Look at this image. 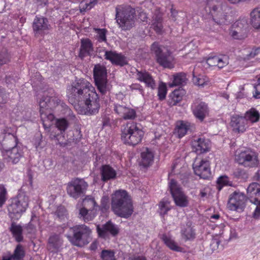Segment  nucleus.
Listing matches in <instances>:
<instances>
[{"label":"nucleus","instance_id":"1","mask_svg":"<svg viewBox=\"0 0 260 260\" xmlns=\"http://www.w3.org/2000/svg\"><path fill=\"white\" fill-rule=\"evenodd\" d=\"M69 101L81 114L94 115L98 113L99 98L91 84L84 79L74 81L67 91Z\"/></svg>","mask_w":260,"mask_h":260},{"label":"nucleus","instance_id":"2","mask_svg":"<svg viewBox=\"0 0 260 260\" xmlns=\"http://www.w3.org/2000/svg\"><path fill=\"white\" fill-rule=\"evenodd\" d=\"M39 104L41 119L43 121H51L54 119L52 111L56 109L57 111H60L62 104L65 103L60 99L58 94L50 90L43 93Z\"/></svg>","mask_w":260,"mask_h":260},{"label":"nucleus","instance_id":"3","mask_svg":"<svg viewBox=\"0 0 260 260\" xmlns=\"http://www.w3.org/2000/svg\"><path fill=\"white\" fill-rule=\"evenodd\" d=\"M111 208L117 216L128 218L133 212L131 200L124 190H116L112 194Z\"/></svg>","mask_w":260,"mask_h":260},{"label":"nucleus","instance_id":"4","mask_svg":"<svg viewBox=\"0 0 260 260\" xmlns=\"http://www.w3.org/2000/svg\"><path fill=\"white\" fill-rule=\"evenodd\" d=\"M205 3L204 10L213 21L219 25L227 22L230 8L223 0H203Z\"/></svg>","mask_w":260,"mask_h":260},{"label":"nucleus","instance_id":"5","mask_svg":"<svg viewBox=\"0 0 260 260\" xmlns=\"http://www.w3.org/2000/svg\"><path fill=\"white\" fill-rule=\"evenodd\" d=\"M135 9L129 6L117 5L115 8V20L122 30H129L135 26Z\"/></svg>","mask_w":260,"mask_h":260},{"label":"nucleus","instance_id":"6","mask_svg":"<svg viewBox=\"0 0 260 260\" xmlns=\"http://www.w3.org/2000/svg\"><path fill=\"white\" fill-rule=\"evenodd\" d=\"M121 132V138L123 143L132 146L141 142L144 134L140 124L134 122L123 124Z\"/></svg>","mask_w":260,"mask_h":260},{"label":"nucleus","instance_id":"7","mask_svg":"<svg viewBox=\"0 0 260 260\" xmlns=\"http://www.w3.org/2000/svg\"><path fill=\"white\" fill-rule=\"evenodd\" d=\"M121 132V138L123 143L132 146L141 142L144 134L140 124L134 122L123 124Z\"/></svg>","mask_w":260,"mask_h":260},{"label":"nucleus","instance_id":"8","mask_svg":"<svg viewBox=\"0 0 260 260\" xmlns=\"http://www.w3.org/2000/svg\"><path fill=\"white\" fill-rule=\"evenodd\" d=\"M91 230L85 224H79L70 228L66 237L74 245L82 247L90 242Z\"/></svg>","mask_w":260,"mask_h":260},{"label":"nucleus","instance_id":"9","mask_svg":"<svg viewBox=\"0 0 260 260\" xmlns=\"http://www.w3.org/2000/svg\"><path fill=\"white\" fill-rule=\"evenodd\" d=\"M29 198L25 192L19 191L17 195L12 198L8 207V215L11 219H18L25 212L28 206Z\"/></svg>","mask_w":260,"mask_h":260},{"label":"nucleus","instance_id":"10","mask_svg":"<svg viewBox=\"0 0 260 260\" xmlns=\"http://www.w3.org/2000/svg\"><path fill=\"white\" fill-rule=\"evenodd\" d=\"M95 83L99 91L105 94L110 90V86L107 84V73L106 67L101 64H96L93 70Z\"/></svg>","mask_w":260,"mask_h":260},{"label":"nucleus","instance_id":"11","mask_svg":"<svg viewBox=\"0 0 260 260\" xmlns=\"http://www.w3.org/2000/svg\"><path fill=\"white\" fill-rule=\"evenodd\" d=\"M237 154L236 160L245 167H255L259 164L257 153L253 150L246 148L237 152Z\"/></svg>","mask_w":260,"mask_h":260},{"label":"nucleus","instance_id":"12","mask_svg":"<svg viewBox=\"0 0 260 260\" xmlns=\"http://www.w3.org/2000/svg\"><path fill=\"white\" fill-rule=\"evenodd\" d=\"M88 186V183L83 179L76 178L68 183L67 191L71 197L77 199L84 196Z\"/></svg>","mask_w":260,"mask_h":260},{"label":"nucleus","instance_id":"13","mask_svg":"<svg viewBox=\"0 0 260 260\" xmlns=\"http://www.w3.org/2000/svg\"><path fill=\"white\" fill-rule=\"evenodd\" d=\"M169 187L176 205L180 207H187L189 204L188 197L178 182L174 179H171L169 183Z\"/></svg>","mask_w":260,"mask_h":260},{"label":"nucleus","instance_id":"14","mask_svg":"<svg viewBox=\"0 0 260 260\" xmlns=\"http://www.w3.org/2000/svg\"><path fill=\"white\" fill-rule=\"evenodd\" d=\"M151 50L155 53L157 62L160 66L170 69L173 67V57L168 49L160 48L157 43L154 42L151 46Z\"/></svg>","mask_w":260,"mask_h":260},{"label":"nucleus","instance_id":"15","mask_svg":"<svg viewBox=\"0 0 260 260\" xmlns=\"http://www.w3.org/2000/svg\"><path fill=\"white\" fill-rule=\"evenodd\" d=\"M247 197L249 201L256 207L253 213V217L258 218L260 216V184L253 182L247 188Z\"/></svg>","mask_w":260,"mask_h":260},{"label":"nucleus","instance_id":"16","mask_svg":"<svg viewBox=\"0 0 260 260\" xmlns=\"http://www.w3.org/2000/svg\"><path fill=\"white\" fill-rule=\"evenodd\" d=\"M248 28L247 19L245 18L239 19L231 26L230 35L234 39H243L246 37Z\"/></svg>","mask_w":260,"mask_h":260},{"label":"nucleus","instance_id":"17","mask_svg":"<svg viewBox=\"0 0 260 260\" xmlns=\"http://www.w3.org/2000/svg\"><path fill=\"white\" fill-rule=\"evenodd\" d=\"M1 155L4 162L13 165L17 164L23 156V149L19 145L11 149L2 150Z\"/></svg>","mask_w":260,"mask_h":260},{"label":"nucleus","instance_id":"18","mask_svg":"<svg viewBox=\"0 0 260 260\" xmlns=\"http://www.w3.org/2000/svg\"><path fill=\"white\" fill-rule=\"evenodd\" d=\"M32 27L36 37H42L48 34L51 28V25L47 18L36 16L34 19Z\"/></svg>","mask_w":260,"mask_h":260},{"label":"nucleus","instance_id":"19","mask_svg":"<svg viewBox=\"0 0 260 260\" xmlns=\"http://www.w3.org/2000/svg\"><path fill=\"white\" fill-rule=\"evenodd\" d=\"M191 109L193 115L201 121L208 116L209 109L208 104L199 99H197L193 102Z\"/></svg>","mask_w":260,"mask_h":260},{"label":"nucleus","instance_id":"20","mask_svg":"<svg viewBox=\"0 0 260 260\" xmlns=\"http://www.w3.org/2000/svg\"><path fill=\"white\" fill-rule=\"evenodd\" d=\"M196 175L203 179H207L211 175L210 162L206 159L196 158L192 165Z\"/></svg>","mask_w":260,"mask_h":260},{"label":"nucleus","instance_id":"21","mask_svg":"<svg viewBox=\"0 0 260 260\" xmlns=\"http://www.w3.org/2000/svg\"><path fill=\"white\" fill-rule=\"evenodd\" d=\"M246 198L242 193L235 192L232 194L228 203V208L232 211L241 212L245 207Z\"/></svg>","mask_w":260,"mask_h":260},{"label":"nucleus","instance_id":"22","mask_svg":"<svg viewBox=\"0 0 260 260\" xmlns=\"http://www.w3.org/2000/svg\"><path fill=\"white\" fill-rule=\"evenodd\" d=\"M0 151L11 149L15 146H19L17 137L10 133L2 134L0 135Z\"/></svg>","mask_w":260,"mask_h":260},{"label":"nucleus","instance_id":"23","mask_svg":"<svg viewBox=\"0 0 260 260\" xmlns=\"http://www.w3.org/2000/svg\"><path fill=\"white\" fill-rule=\"evenodd\" d=\"M192 147L197 154L206 153L209 151L210 141L203 138H196L192 141Z\"/></svg>","mask_w":260,"mask_h":260},{"label":"nucleus","instance_id":"24","mask_svg":"<svg viewBox=\"0 0 260 260\" xmlns=\"http://www.w3.org/2000/svg\"><path fill=\"white\" fill-rule=\"evenodd\" d=\"M96 230L99 236L103 238H106L109 234L115 236L119 232L117 226L110 221L102 225V226L98 225Z\"/></svg>","mask_w":260,"mask_h":260},{"label":"nucleus","instance_id":"25","mask_svg":"<svg viewBox=\"0 0 260 260\" xmlns=\"http://www.w3.org/2000/svg\"><path fill=\"white\" fill-rule=\"evenodd\" d=\"M114 110L116 113L125 120L134 119L136 117L135 110L124 105L114 104Z\"/></svg>","mask_w":260,"mask_h":260},{"label":"nucleus","instance_id":"26","mask_svg":"<svg viewBox=\"0 0 260 260\" xmlns=\"http://www.w3.org/2000/svg\"><path fill=\"white\" fill-rule=\"evenodd\" d=\"M136 78L139 81L144 83L148 88L154 89L156 87L155 81L152 75L145 70H137Z\"/></svg>","mask_w":260,"mask_h":260},{"label":"nucleus","instance_id":"27","mask_svg":"<svg viewBox=\"0 0 260 260\" xmlns=\"http://www.w3.org/2000/svg\"><path fill=\"white\" fill-rule=\"evenodd\" d=\"M93 52V47L91 41L89 39H82L78 56L83 59L85 57L91 56Z\"/></svg>","mask_w":260,"mask_h":260},{"label":"nucleus","instance_id":"28","mask_svg":"<svg viewBox=\"0 0 260 260\" xmlns=\"http://www.w3.org/2000/svg\"><path fill=\"white\" fill-rule=\"evenodd\" d=\"M206 63L209 67H217L221 69L229 64V57L225 55L209 57L206 59Z\"/></svg>","mask_w":260,"mask_h":260},{"label":"nucleus","instance_id":"29","mask_svg":"<svg viewBox=\"0 0 260 260\" xmlns=\"http://www.w3.org/2000/svg\"><path fill=\"white\" fill-rule=\"evenodd\" d=\"M104 56L106 59L110 60L113 64L116 65L123 66L127 63L126 58L124 55L112 51H106Z\"/></svg>","mask_w":260,"mask_h":260},{"label":"nucleus","instance_id":"30","mask_svg":"<svg viewBox=\"0 0 260 260\" xmlns=\"http://www.w3.org/2000/svg\"><path fill=\"white\" fill-rule=\"evenodd\" d=\"M247 123L244 116L234 115L231 118V126L239 133H243L246 130Z\"/></svg>","mask_w":260,"mask_h":260},{"label":"nucleus","instance_id":"31","mask_svg":"<svg viewBox=\"0 0 260 260\" xmlns=\"http://www.w3.org/2000/svg\"><path fill=\"white\" fill-rule=\"evenodd\" d=\"M62 243L63 240L60 236L57 234H54L48 239L47 248L51 252H56L62 246Z\"/></svg>","mask_w":260,"mask_h":260},{"label":"nucleus","instance_id":"32","mask_svg":"<svg viewBox=\"0 0 260 260\" xmlns=\"http://www.w3.org/2000/svg\"><path fill=\"white\" fill-rule=\"evenodd\" d=\"M101 172L102 180L104 182L115 179L117 174L116 171L109 165L103 166Z\"/></svg>","mask_w":260,"mask_h":260},{"label":"nucleus","instance_id":"33","mask_svg":"<svg viewBox=\"0 0 260 260\" xmlns=\"http://www.w3.org/2000/svg\"><path fill=\"white\" fill-rule=\"evenodd\" d=\"M250 22L252 27L256 29H260V7L253 9L250 13Z\"/></svg>","mask_w":260,"mask_h":260},{"label":"nucleus","instance_id":"34","mask_svg":"<svg viewBox=\"0 0 260 260\" xmlns=\"http://www.w3.org/2000/svg\"><path fill=\"white\" fill-rule=\"evenodd\" d=\"M141 164L145 167L152 165L154 159L153 152L148 148H146L141 153Z\"/></svg>","mask_w":260,"mask_h":260},{"label":"nucleus","instance_id":"35","mask_svg":"<svg viewBox=\"0 0 260 260\" xmlns=\"http://www.w3.org/2000/svg\"><path fill=\"white\" fill-rule=\"evenodd\" d=\"M9 230L17 242H20L23 240V229L20 225L16 224L15 222H12Z\"/></svg>","mask_w":260,"mask_h":260},{"label":"nucleus","instance_id":"36","mask_svg":"<svg viewBox=\"0 0 260 260\" xmlns=\"http://www.w3.org/2000/svg\"><path fill=\"white\" fill-rule=\"evenodd\" d=\"M182 237L185 241L191 240L195 238L196 233L190 222H187L186 227L181 230Z\"/></svg>","mask_w":260,"mask_h":260},{"label":"nucleus","instance_id":"37","mask_svg":"<svg viewBox=\"0 0 260 260\" xmlns=\"http://www.w3.org/2000/svg\"><path fill=\"white\" fill-rule=\"evenodd\" d=\"M82 206L83 207L81 208H84L91 211H95L98 207L94 199L90 196H87L83 199Z\"/></svg>","mask_w":260,"mask_h":260},{"label":"nucleus","instance_id":"38","mask_svg":"<svg viewBox=\"0 0 260 260\" xmlns=\"http://www.w3.org/2000/svg\"><path fill=\"white\" fill-rule=\"evenodd\" d=\"M95 212L81 208L79 210V218L85 222L92 221L95 217Z\"/></svg>","mask_w":260,"mask_h":260},{"label":"nucleus","instance_id":"39","mask_svg":"<svg viewBox=\"0 0 260 260\" xmlns=\"http://www.w3.org/2000/svg\"><path fill=\"white\" fill-rule=\"evenodd\" d=\"M190 123L183 121H178L176 124V131L179 138L184 137L190 129Z\"/></svg>","mask_w":260,"mask_h":260},{"label":"nucleus","instance_id":"40","mask_svg":"<svg viewBox=\"0 0 260 260\" xmlns=\"http://www.w3.org/2000/svg\"><path fill=\"white\" fill-rule=\"evenodd\" d=\"M244 117L246 119V121H250L251 123H255L259 121L260 114L258 111L254 108H251L247 111Z\"/></svg>","mask_w":260,"mask_h":260},{"label":"nucleus","instance_id":"41","mask_svg":"<svg viewBox=\"0 0 260 260\" xmlns=\"http://www.w3.org/2000/svg\"><path fill=\"white\" fill-rule=\"evenodd\" d=\"M161 239L165 244L171 249L176 251H179L181 250V248L177 245L176 243L170 236L166 234H163Z\"/></svg>","mask_w":260,"mask_h":260},{"label":"nucleus","instance_id":"42","mask_svg":"<svg viewBox=\"0 0 260 260\" xmlns=\"http://www.w3.org/2000/svg\"><path fill=\"white\" fill-rule=\"evenodd\" d=\"M186 78L184 73H180L174 75L173 81L169 84L170 87L182 85L186 82Z\"/></svg>","mask_w":260,"mask_h":260},{"label":"nucleus","instance_id":"43","mask_svg":"<svg viewBox=\"0 0 260 260\" xmlns=\"http://www.w3.org/2000/svg\"><path fill=\"white\" fill-rule=\"evenodd\" d=\"M25 256V252L21 245L18 244L13 254L10 256H7V258H10V260H21Z\"/></svg>","mask_w":260,"mask_h":260},{"label":"nucleus","instance_id":"44","mask_svg":"<svg viewBox=\"0 0 260 260\" xmlns=\"http://www.w3.org/2000/svg\"><path fill=\"white\" fill-rule=\"evenodd\" d=\"M11 59L10 54L6 48L0 47V67L8 64Z\"/></svg>","mask_w":260,"mask_h":260},{"label":"nucleus","instance_id":"45","mask_svg":"<svg viewBox=\"0 0 260 260\" xmlns=\"http://www.w3.org/2000/svg\"><path fill=\"white\" fill-rule=\"evenodd\" d=\"M217 188L220 190L224 186H232V182L230 180L229 178L225 175L220 176L216 181Z\"/></svg>","mask_w":260,"mask_h":260},{"label":"nucleus","instance_id":"46","mask_svg":"<svg viewBox=\"0 0 260 260\" xmlns=\"http://www.w3.org/2000/svg\"><path fill=\"white\" fill-rule=\"evenodd\" d=\"M152 26L157 33H160L162 28V18L159 15H155L152 21Z\"/></svg>","mask_w":260,"mask_h":260},{"label":"nucleus","instance_id":"47","mask_svg":"<svg viewBox=\"0 0 260 260\" xmlns=\"http://www.w3.org/2000/svg\"><path fill=\"white\" fill-rule=\"evenodd\" d=\"M96 4L95 1H90L89 0H84L81 2L80 4V10L81 12H85L90 10Z\"/></svg>","mask_w":260,"mask_h":260},{"label":"nucleus","instance_id":"48","mask_svg":"<svg viewBox=\"0 0 260 260\" xmlns=\"http://www.w3.org/2000/svg\"><path fill=\"white\" fill-rule=\"evenodd\" d=\"M69 123L65 118H59L56 120V127L61 133L64 132L68 127Z\"/></svg>","mask_w":260,"mask_h":260},{"label":"nucleus","instance_id":"49","mask_svg":"<svg viewBox=\"0 0 260 260\" xmlns=\"http://www.w3.org/2000/svg\"><path fill=\"white\" fill-rule=\"evenodd\" d=\"M60 111L65 115L69 120L75 121L76 120L75 115L73 111L67 106L66 104H62Z\"/></svg>","mask_w":260,"mask_h":260},{"label":"nucleus","instance_id":"50","mask_svg":"<svg viewBox=\"0 0 260 260\" xmlns=\"http://www.w3.org/2000/svg\"><path fill=\"white\" fill-rule=\"evenodd\" d=\"M159 213L165 215L171 209L170 202L167 200H162L159 204Z\"/></svg>","mask_w":260,"mask_h":260},{"label":"nucleus","instance_id":"51","mask_svg":"<svg viewBox=\"0 0 260 260\" xmlns=\"http://www.w3.org/2000/svg\"><path fill=\"white\" fill-rule=\"evenodd\" d=\"M185 94V91L182 89L175 90L172 95V100L174 102L173 104L175 105L180 101L182 97Z\"/></svg>","mask_w":260,"mask_h":260},{"label":"nucleus","instance_id":"52","mask_svg":"<svg viewBox=\"0 0 260 260\" xmlns=\"http://www.w3.org/2000/svg\"><path fill=\"white\" fill-rule=\"evenodd\" d=\"M234 177L238 179H246L248 177L247 172L242 169L237 168L233 172Z\"/></svg>","mask_w":260,"mask_h":260},{"label":"nucleus","instance_id":"53","mask_svg":"<svg viewBox=\"0 0 260 260\" xmlns=\"http://www.w3.org/2000/svg\"><path fill=\"white\" fill-rule=\"evenodd\" d=\"M167 93V86L165 83L161 82L158 88V96L160 100H164Z\"/></svg>","mask_w":260,"mask_h":260},{"label":"nucleus","instance_id":"54","mask_svg":"<svg viewBox=\"0 0 260 260\" xmlns=\"http://www.w3.org/2000/svg\"><path fill=\"white\" fill-rule=\"evenodd\" d=\"M95 31L96 33V37L98 41L100 42L106 41V35L107 31L106 29L96 28Z\"/></svg>","mask_w":260,"mask_h":260},{"label":"nucleus","instance_id":"55","mask_svg":"<svg viewBox=\"0 0 260 260\" xmlns=\"http://www.w3.org/2000/svg\"><path fill=\"white\" fill-rule=\"evenodd\" d=\"M7 200V190L3 184H0V206H3Z\"/></svg>","mask_w":260,"mask_h":260},{"label":"nucleus","instance_id":"56","mask_svg":"<svg viewBox=\"0 0 260 260\" xmlns=\"http://www.w3.org/2000/svg\"><path fill=\"white\" fill-rule=\"evenodd\" d=\"M101 257L103 260H116L114 252L112 250H103L101 253Z\"/></svg>","mask_w":260,"mask_h":260},{"label":"nucleus","instance_id":"57","mask_svg":"<svg viewBox=\"0 0 260 260\" xmlns=\"http://www.w3.org/2000/svg\"><path fill=\"white\" fill-rule=\"evenodd\" d=\"M55 214L60 220H64L67 215V210L64 207L62 206H59L57 209Z\"/></svg>","mask_w":260,"mask_h":260},{"label":"nucleus","instance_id":"58","mask_svg":"<svg viewBox=\"0 0 260 260\" xmlns=\"http://www.w3.org/2000/svg\"><path fill=\"white\" fill-rule=\"evenodd\" d=\"M260 53V48H253L250 52L244 57L245 59H250Z\"/></svg>","mask_w":260,"mask_h":260},{"label":"nucleus","instance_id":"59","mask_svg":"<svg viewBox=\"0 0 260 260\" xmlns=\"http://www.w3.org/2000/svg\"><path fill=\"white\" fill-rule=\"evenodd\" d=\"M255 92L253 93V96L255 99H260V77L257 81V84L254 86Z\"/></svg>","mask_w":260,"mask_h":260},{"label":"nucleus","instance_id":"60","mask_svg":"<svg viewBox=\"0 0 260 260\" xmlns=\"http://www.w3.org/2000/svg\"><path fill=\"white\" fill-rule=\"evenodd\" d=\"M109 198L108 196H103L101 199V207L105 210L107 209L109 206Z\"/></svg>","mask_w":260,"mask_h":260},{"label":"nucleus","instance_id":"61","mask_svg":"<svg viewBox=\"0 0 260 260\" xmlns=\"http://www.w3.org/2000/svg\"><path fill=\"white\" fill-rule=\"evenodd\" d=\"M26 230L28 233H35L36 231V226L32 222H30L26 226Z\"/></svg>","mask_w":260,"mask_h":260},{"label":"nucleus","instance_id":"62","mask_svg":"<svg viewBox=\"0 0 260 260\" xmlns=\"http://www.w3.org/2000/svg\"><path fill=\"white\" fill-rule=\"evenodd\" d=\"M6 102V99L5 98V94L3 89L0 88V109L2 105Z\"/></svg>","mask_w":260,"mask_h":260},{"label":"nucleus","instance_id":"63","mask_svg":"<svg viewBox=\"0 0 260 260\" xmlns=\"http://www.w3.org/2000/svg\"><path fill=\"white\" fill-rule=\"evenodd\" d=\"M129 88L132 90H138L141 93H142L143 91L142 86L139 84H133L129 86Z\"/></svg>","mask_w":260,"mask_h":260},{"label":"nucleus","instance_id":"64","mask_svg":"<svg viewBox=\"0 0 260 260\" xmlns=\"http://www.w3.org/2000/svg\"><path fill=\"white\" fill-rule=\"evenodd\" d=\"M194 83L198 86H204L205 81L200 77H196L193 79Z\"/></svg>","mask_w":260,"mask_h":260}]
</instances>
